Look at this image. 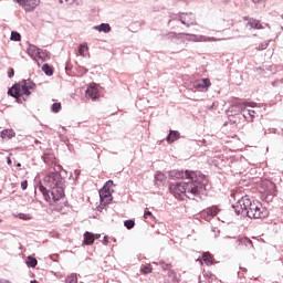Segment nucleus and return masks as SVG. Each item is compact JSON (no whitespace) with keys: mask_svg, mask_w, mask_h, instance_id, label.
Masks as SVG:
<instances>
[{"mask_svg":"<svg viewBox=\"0 0 283 283\" xmlns=\"http://www.w3.org/2000/svg\"><path fill=\"white\" fill-rule=\"evenodd\" d=\"M135 226H136V222L134 220H126L124 222V227H126V229H134Z\"/></svg>","mask_w":283,"mask_h":283,"instance_id":"nucleus-28","label":"nucleus"},{"mask_svg":"<svg viewBox=\"0 0 283 283\" xmlns=\"http://www.w3.org/2000/svg\"><path fill=\"white\" fill-rule=\"evenodd\" d=\"M248 25H250L251 29L255 30H262V23H260V20L250 19L248 20Z\"/></svg>","mask_w":283,"mask_h":283,"instance_id":"nucleus-16","label":"nucleus"},{"mask_svg":"<svg viewBox=\"0 0 283 283\" xmlns=\"http://www.w3.org/2000/svg\"><path fill=\"white\" fill-rule=\"evenodd\" d=\"M180 138V133L178 130H170L169 135L167 136V143L171 145V143H176Z\"/></svg>","mask_w":283,"mask_h":283,"instance_id":"nucleus-14","label":"nucleus"},{"mask_svg":"<svg viewBox=\"0 0 283 283\" xmlns=\"http://www.w3.org/2000/svg\"><path fill=\"white\" fill-rule=\"evenodd\" d=\"M238 244L241 251H251L253 249V241L249 238L239 239Z\"/></svg>","mask_w":283,"mask_h":283,"instance_id":"nucleus-10","label":"nucleus"},{"mask_svg":"<svg viewBox=\"0 0 283 283\" xmlns=\"http://www.w3.org/2000/svg\"><path fill=\"white\" fill-rule=\"evenodd\" d=\"M245 105H248L249 107H255V103H253V102L245 103Z\"/></svg>","mask_w":283,"mask_h":283,"instance_id":"nucleus-40","label":"nucleus"},{"mask_svg":"<svg viewBox=\"0 0 283 283\" xmlns=\"http://www.w3.org/2000/svg\"><path fill=\"white\" fill-rule=\"evenodd\" d=\"M51 109H52V112H53L54 114H59V112H61V109H62L61 103H54V104L52 105Z\"/></svg>","mask_w":283,"mask_h":283,"instance_id":"nucleus-26","label":"nucleus"},{"mask_svg":"<svg viewBox=\"0 0 283 283\" xmlns=\"http://www.w3.org/2000/svg\"><path fill=\"white\" fill-rule=\"evenodd\" d=\"M0 136L3 140H10V138H14V136H17V133L12 129H4L1 132Z\"/></svg>","mask_w":283,"mask_h":283,"instance_id":"nucleus-13","label":"nucleus"},{"mask_svg":"<svg viewBox=\"0 0 283 283\" xmlns=\"http://www.w3.org/2000/svg\"><path fill=\"white\" fill-rule=\"evenodd\" d=\"M94 233L92 232H85L84 233V244H86V247L92 245V243L94 242Z\"/></svg>","mask_w":283,"mask_h":283,"instance_id":"nucleus-15","label":"nucleus"},{"mask_svg":"<svg viewBox=\"0 0 283 283\" xmlns=\"http://www.w3.org/2000/svg\"><path fill=\"white\" fill-rule=\"evenodd\" d=\"M66 283H78V279L76 277V274H71L66 277Z\"/></svg>","mask_w":283,"mask_h":283,"instance_id":"nucleus-29","label":"nucleus"},{"mask_svg":"<svg viewBox=\"0 0 283 283\" xmlns=\"http://www.w3.org/2000/svg\"><path fill=\"white\" fill-rule=\"evenodd\" d=\"M175 178H188V180H191L189 182H184L185 185V196L186 198H193L195 196H198L200 193V190L202 189V184L195 180L196 172L186 170L185 172L178 171L174 174Z\"/></svg>","mask_w":283,"mask_h":283,"instance_id":"nucleus-3","label":"nucleus"},{"mask_svg":"<svg viewBox=\"0 0 283 283\" xmlns=\"http://www.w3.org/2000/svg\"><path fill=\"white\" fill-rule=\"evenodd\" d=\"M36 90V84L30 80H25L24 82H21L19 84H14L9 91V96H12L13 98H21V96H30L32 92Z\"/></svg>","mask_w":283,"mask_h":283,"instance_id":"nucleus-4","label":"nucleus"},{"mask_svg":"<svg viewBox=\"0 0 283 283\" xmlns=\"http://www.w3.org/2000/svg\"><path fill=\"white\" fill-rule=\"evenodd\" d=\"M174 265H171V263H161V269L164 271H170L172 269Z\"/></svg>","mask_w":283,"mask_h":283,"instance_id":"nucleus-31","label":"nucleus"},{"mask_svg":"<svg viewBox=\"0 0 283 283\" xmlns=\"http://www.w3.org/2000/svg\"><path fill=\"white\" fill-rule=\"evenodd\" d=\"M8 76L9 78H12V76H14V69H8Z\"/></svg>","mask_w":283,"mask_h":283,"instance_id":"nucleus-35","label":"nucleus"},{"mask_svg":"<svg viewBox=\"0 0 283 283\" xmlns=\"http://www.w3.org/2000/svg\"><path fill=\"white\" fill-rule=\"evenodd\" d=\"M163 178H165V175H163V174H159V175L156 176V179H157V180H158V179H159V180H163Z\"/></svg>","mask_w":283,"mask_h":283,"instance_id":"nucleus-39","label":"nucleus"},{"mask_svg":"<svg viewBox=\"0 0 283 283\" xmlns=\"http://www.w3.org/2000/svg\"><path fill=\"white\" fill-rule=\"evenodd\" d=\"M200 264L202 265V260H199Z\"/></svg>","mask_w":283,"mask_h":283,"instance_id":"nucleus-42","label":"nucleus"},{"mask_svg":"<svg viewBox=\"0 0 283 283\" xmlns=\"http://www.w3.org/2000/svg\"><path fill=\"white\" fill-rule=\"evenodd\" d=\"M112 187H114V181L108 180L99 190V198L103 205H109L112 202Z\"/></svg>","mask_w":283,"mask_h":283,"instance_id":"nucleus-5","label":"nucleus"},{"mask_svg":"<svg viewBox=\"0 0 283 283\" xmlns=\"http://www.w3.org/2000/svg\"><path fill=\"white\" fill-rule=\"evenodd\" d=\"M266 48H269V44H262L261 46H259V50H266Z\"/></svg>","mask_w":283,"mask_h":283,"instance_id":"nucleus-38","label":"nucleus"},{"mask_svg":"<svg viewBox=\"0 0 283 283\" xmlns=\"http://www.w3.org/2000/svg\"><path fill=\"white\" fill-rule=\"evenodd\" d=\"M248 114H249V116H251V118L255 117V111H253V109H249Z\"/></svg>","mask_w":283,"mask_h":283,"instance_id":"nucleus-37","label":"nucleus"},{"mask_svg":"<svg viewBox=\"0 0 283 283\" xmlns=\"http://www.w3.org/2000/svg\"><path fill=\"white\" fill-rule=\"evenodd\" d=\"M14 3H18L24 12H34L39 8L41 0H15Z\"/></svg>","mask_w":283,"mask_h":283,"instance_id":"nucleus-6","label":"nucleus"},{"mask_svg":"<svg viewBox=\"0 0 283 283\" xmlns=\"http://www.w3.org/2000/svg\"><path fill=\"white\" fill-rule=\"evenodd\" d=\"M207 216H210L211 218H214V216H218V208L212 207L207 210Z\"/></svg>","mask_w":283,"mask_h":283,"instance_id":"nucleus-25","label":"nucleus"},{"mask_svg":"<svg viewBox=\"0 0 283 283\" xmlns=\"http://www.w3.org/2000/svg\"><path fill=\"white\" fill-rule=\"evenodd\" d=\"M154 271V268H151V265L147 264V265H144L142 268V273L144 275H148L149 273H151Z\"/></svg>","mask_w":283,"mask_h":283,"instance_id":"nucleus-24","label":"nucleus"},{"mask_svg":"<svg viewBox=\"0 0 283 283\" xmlns=\"http://www.w3.org/2000/svg\"><path fill=\"white\" fill-rule=\"evenodd\" d=\"M42 71L44 72V74H46V76H52L54 74V70L52 69V66H50V64H44L42 66Z\"/></svg>","mask_w":283,"mask_h":283,"instance_id":"nucleus-21","label":"nucleus"},{"mask_svg":"<svg viewBox=\"0 0 283 283\" xmlns=\"http://www.w3.org/2000/svg\"><path fill=\"white\" fill-rule=\"evenodd\" d=\"M95 30H97L98 32H112V27H109L108 23H102L101 25L95 27Z\"/></svg>","mask_w":283,"mask_h":283,"instance_id":"nucleus-19","label":"nucleus"},{"mask_svg":"<svg viewBox=\"0 0 283 283\" xmlns=\"http://www.w3.org/2000/svg\"><path fill=\"white\" fill-rule=\"evenodd\" d=\"M45 187L51 189V196H53V202H59L63 196H65V191L63 188V177L59 172H51L44 178Z\"/></svg>","mask_w":283,"mask_h":283,"instance_id":"nucleus-2","label":"nucleus"},{"mask_svg":"<svg viewBox=\"0 0 283 283\" xmlns=\"http://www.w3.org/2000/svg\"><path fill=\"white\" fill-rule=\"evenodd\" d=\"M59 3H61V6H63L64 8H67V6H72V3H74V0H57Z\"/></svg>","mask_w":283,"mask_h":283,"instance_id":"nucleus-30","label":"nucleus"},{"mask_svg":"<svg viewBox=\"0 0 283 283\" xmlns=\"http://www.w3.org/2000/svg\"><path fill=\"white\" fill-rule=\"evenodd\" d=\"M237 207H240L241 213L247 214L248 218L253 220H260L269 217V210L262 206V202L255 201L249 198V196L242 197L238 202Z\"/></svg>","mask_w":283,"mask_h":283,"instance_id":"nucleus-1","label":"nucleus"},{"mask_svg":"<svg viewBox=\"0 0 283 283\" xmlns=\"http://www.w3.org/2000/svg\"><path fill=\"white\" fill-rule=\"evenodd\" d=\"M28 54L30 56H34L36 54H41V49H39L36 45L34 44H30L28 48Z\"/></svg>","mask_w":283,"mask_h":283,"instance_id":"nucleus-17","label":"nucleus"},{"mask_svg":"<svg viewBox=\"0 0 283 283\" xmlns=\"http://www.w3.org/2000/svg\"><path fill=\"white\" fill-rule=\"evenodd\" d=\"M35 61L39 64V61H41V63H43V61H45V53H43V50H40V53H36L34 55Z\"/></svg>","mask_w":283,"mask_h":283,"instance_id":"nucleus-22","label":"nucleus"},{"mask_svg":"<svg viewBox=\"0 0 283 283\" xmlns=\"http://www.w3.org/2000/svg\"><path fill=\"white\" fill-rule=\"evenodd\" d=\"M11 41H21V34L17 31L11 32Z\"/></svg>","mask_w":283,"mask_h":283,"instance_id":"nucleus-27","label":"nucleus"},{"mask_svg":"<svg viewBox=\"0 0 283 283\" xmlns=\"http://www.w3.org/2000/svg\"><path fill=\"white\" fill-rule=\"evenodd\" d=\"M195 90H205L211 87V80L202 78L193 84Z\"/></svg>","mask_w":283,"mask_h":283,"instance_id":"nucleus-12","label":"nucleus"},{"mask_svg":"<svg viewBox=\"0 0 283 283\" xmlns=\"http://www.w3.org/2000/svg\"><path fill=\"white\" fill-rule=\"evenodd\" d=\"M201 41H208V42H211V41H220V39H217V38H213V36H201Z\"/></svg>","mask_w":283,"mask_h":283,"instance_id":"nucleus-32","label":"nucleus"},{"mask_svg":"<svg viewBox=\"0 0 283 283\" xmlns=\"http://www.w3.org/2000/svg\"><path fill=\"white\" fill-rule=\"evenodd\" d=\"M144 218L145 219L154 218V213H151V211L146 209L145 212H144Z\"/></svg>","mask_w":283,"mask_h":283,"instance_id":"nucleus-34","label":"nucleus"},{"mask_svg":"<svg viewBox=\"0 0 283 283\" xmlns=\"http://www.w3.org/2000/svg\"><path fill=\"white\" fill-rule=\"evenodd\" d=\"M0 283H12V282L9 281V280H6V279H1V280H0Z\"/></svg>","mask_w":283,"mask_h":283,"instance_id":"nucleus-41","label":"nucleus"},{"mask_svg":"<svg viewBox=\"0 0 283 283\" xmlns=\"http://www.w3.org/2000/svg\"><path fill=\"white\" fill-rule=\"evenodd\" d=\"M202 260L207 264V266H211V264H213V255H211V253L209 252H205L202 254Z\"/></svg>","mask_w":283,"mask_h":283,"instance_id":"nucleus-18","label":"nucleus"},{"mask_svg":"<svg viewBox=\"0 0 283 283\" xmlns=\"http://www.w3.org/2000/svg\"><path fill=\"white\" fill-rule=\"evenodd\" d=\"M19 218L20 220H32V216L25 213H20Z\"/></svg>","mask_w":283,"mask_h":283,"instance_id":"nucleus-33","label":"nucleus"},{"mask_svg":"<svg viewBox=\"0 0 283 283\" xmlns=\"http://www.w3.org/2000/svg\"><path fill=\"white\" fill-rule=\"evenodd\" d=\"M18 167H21V164H18Z\"/></svg>","mask_w":283,"mask_h":283,"instance_id":"nucleus-43","label":"nucleus"},{"mask_svg":"<svg viewBox=\"0 0 283 283\" xmlns=\"http://www.w3.org/2000/svg\"><path fill=\"white\" fill-rule=\"evenodd\" d=\"M39 191H41V193L44 197V200H46V202H49V205L54 207V205L59 203V201H54V197L50 196V192H48V188H45L44 186H40Z\"/></svg>","mask_w":283,"mask_h":283,"instance_id":"nucleus-11","label":"nucleus"},{"mask_svg":"<svg viewBox=\"0 0 283 283\" xmlns=\"http://www.w3.org/2000/svg\"><path fill=\"white\" fill-rule=\"evenodd\" d=\"M180 22L184 25H187V28H189L191 25H196V17H193V14H191V13H182L180 15Z\"/></svg>","mask_w":283,"mask_h":283,"instance_id":"nucleus-9","label":"nucleus"},{"mask_svg":"<svg viewBox=\"0 0 283 283\" xmlns=\"http://www.w3.org/2000/svg\"><path fill=\"white\" fill-rule=\"evenodd\" d=\"M21 189L23 191H25V189H28V180H24V181L21 182Z\"/></svg>","mask_w":283,"mask_h":283,"instance_id":"nucleus-36","label":"nucleus"},{"mask_svg":"<svg viewBox=\"0 0 283 283\" xmlns=\"http://www.w3.org/2000/svg\"><path fill=\"white\" fill-rule=\"evenodd\" d=\"M27 264H28V266H31L32 269H34V266H36V264H39V262L36 261L35 258L28 256Z\"/></svg>","mask_w":283,"mask_h":283,"instance_id":"nucleus-23","label":"nucleus"},{"mask_svg":"<svg viewBox=\"0 0 283 283\" xmlns=\"http://www.w3.org/2000/svg\"><path fill=\"white\" fill-rule=\"evenodd\" d=\"M86 98H91V101H98V98H101V86L92 84L86 90Z\"/></svg>","mask_w":283,"mask_h":283,"instance_id":"nucleus-7","label":"nucleus"},{"mask_svg":"<svg viewBox=\"0 0 283 283\" xmlns=\"http://www.w3.org/2000/svg\"><path fill=\"white\" fill-rule=\"evenodd\" d=\"M170 191L176 198H185V182L184 184H171L169 187Z\"/></svg>","mask_w":283,"mask_h":283,"instance_id":"nucleus-8","label":"nucleus"},{"mask_svg":"<svg viewBox=\"0 0 283 283\" xmlns=\"http://www.w3.org/2000/svg\"><path fill=\"white\" fill-rule=\"evenodd\" d=\"M90 48H87V43L81 44L78 48V54L80 56H87V51Z\"/></svg>","mask_w":283,"mask_h":283,"instance_id":"nucleus-20","label":"nucleus"}]
</instances>
